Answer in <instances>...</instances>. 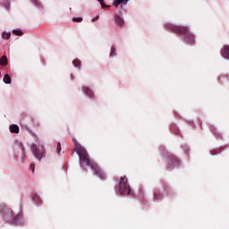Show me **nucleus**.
I'll return each instance as SVG.
<instances>
[{"mask_svg": "<svg viewBox=\"0 0 229 229\" xmlns=\"http://www.w3.org/2000/svg\"><path fill=\"white\" fill-rule=\"evenodd\" d=\"M165 26L167 30H171L174 33L182 35L184 38V42L187 44H191V46L195 44L194 34L189 31V28L185 26L173 25V23H167Z\"/></svg>", "mask_w": 229, "mask_h": 229, "instance_id": "3", "label": "nucleus"}, {"mask_svg": "<svg viewBox=\"0 0 229 229\" xmlns=\"http://www.w3.org/2000/svg\"><path fill=\"white\" fill-rule=\"evenodd\" d=\"M30 169H31L32 173H35V164L30 165Z\"/></svg>", "mask_w": 229, "mask_h": 229, "instance_id": "24", "label": "nucleus"}, {"mask_svg": "<svg viewBox=\"0 0 229 229\" xmlns=\"http://www.w3.org/2000/svg\"><path fill=\"white\" fill-rule=\"evenodd\" d=\"M32 3H34V4H37V0H31Z\"/></svg>", "mask_w": 229, "mask_h": 229, "instance_id": "26", "label": "nucleus"}, {"mask_svg": "<svg viewBox=\"0 0 229 229\" xmlns=\"http://www.w3.org/2000/svg\"><path fill=\"white\" fill-rule=\"evenodd\" d=\"M60 151H62V144L60 142H58L57 147H56V153H58V155H60Z\"/></svg>", "mask_w": 229, "mask_h": 229, "instance_id": "18", "label": "nucleus"}, {"mask_svg": "<svg viewBox=\"0 0 229 229\" xmlns=\"http://www.w3.org/2000/svg\"><path fill=\"white\" fill-rule=\"evenodd\" d=\"M34 126H36V128H38V126H40V123H38V122H35V120H32Z\"/></svg>", "mask_w": 229, "mask_h": 229, "instance_id": "23", "label": "nucleus"}, {"mask_svg": "<svg viewBox=\"0 0 229 229\" xmlns=\"http://www.w3.org/2000/svg\"><path fill=\"white\" fill-rule=\"evenodd\" d=\"M72 142L74 144L76 153L77 155H79L80 164L81 167L83 166V165H89V167H91L92 171H94V174H96V176H98L100 180H106V174H105V172L101 170V167H99V165H98V164L94 162V160L90 159L87 149L81 147V145L78 143L76 139H72Z\"/></svg>", "mask_w": 229, "mask_h": 229, "instance_id": "1", "label": "nucleus"}, {"mask_svg": "<svg viewBox=\"0 0 229 229\" xmlns=\"http://www.w3.org/2000/svg\"><path fill=\"white\" fill-rule=\"evenodd\" d=\"M12 37V34L10 32H4L2 34V38H4V40H8Z\"/></svg>", "mask_w": 229, "mask_h": 229, "instance_id": "15", "label": "nucleus"}, {"mask_svg": "<svg viewBox=\"0 0 229 229\" xmlns=\"http://www.w3.org/2000/svg\"><path fill=\"white\" fill-rule=\"evenodd\" d=\"M98 1L100 3L102 8H106V4H105V0H98Z\"/></svg>", "mask_w": 229, "mask_h": 229, "instance_id": "22", "label": "nucleus"}, {"mask_svg": "<svg viewBox=\"0 0 229 229\" xmlns=\"http://www.w3.org/2000/svg\"><path fill=\"white\" fill-rule=\"evenodd\" d=\"M177 165H180V160L178 157L173 154L168 155L167 168L174 169V167H177Z\"/></svg>", "mask_w": 229, "mask_h": 229, "instance_id": "6", "label": "nucleus"}, {"mask_svg": "<svg viewBox=\"0 0 229 229\" xmlns=\"http://www.w3.org/2000/svg\"><path fill=\"white\" fill-rule=\"evenodd\" d=\"M4 82H5L7 85H10V83H12V77H10L8 74H5L4 77Z\"/></svg>", "mask_w": 229, "mask_h": 229, "instance_id": "13", "label": "nucleus"}, {"mask_svg": "<svg viewBox=\"0 0 229 229\" xmlns=\"http://www.w3.org/2000/svg\"><path fill=\"white\" fill-rule=\"evenodd\" d=\"M72 64L74 65V67H78L80 69L81 67V61H80L79 59H74Z\"/></svg>", "mask_w": 229, "mask_h": 229, "instance_id": "14", "label": "nucleus"}, {"mask_svg": "<svg viewBox=\"0 0 229 229\" xmlns=\"http://www.w3.org/2000/svg\"><path fill=\"white\" fill-rule=\"evenodd\" d=\"M110 56H111V57H112V56H115V47H114V46H113V47H111Z\"/></svg>", "mask_w": 229, "mask_h": 229, "instance_id": "19", "label": "nucleus"}, {"mask_svg": "<svg viewBox=\"0 0 229 229\" xmlns=\"http://www.w3.org/2000/svg\"><path fill=\"white\" fill-rule=\"evenodd\" d=\"M114 22L118 28L124 26V20L119 14L114 15Z\"/></svg>", "mask_w": 229, "mask_h": 229, "instance_id": "7", "label": "nucleus"}, {"mask_svg": "<svg viewBox=\"0 0 229 229\" xmlns=\"http://www.w3.org/2000/svg\"><path fill=\"white\" fill-rule=\"evenodd\" d=\"M155 196L157 199H160L162 198V195L160 194L159 191H155Z\"/></svg>", "mask_w": 229, "mask_h": 229, "instance_id": "21", "label": "nucleus"}, {"mask_svg": "<svg viewBox=\"0 0 229 229\" xmlns=\"http://www.w3.org/2000/svg\"><path fill=\"white\" fill-rule=\"evenodd\" d=\"M221 55L224 58H227L229 60V46H225L221 49Z\"/></svg>", "mask_w": 229, "mask_h": 229, "instance_id": "9", "label": "nucleus"}, {"mask_svg": "<svg viewBox=\"0 0 229 229\" xmlns=\"http://www.w3.org/2000/svg\"><path fill=\"white\" fill-rule=\"evenodd\" d=\"M128 1L130 0H114L113 2V6H115V8L119 7V4H122V8L123 6H126V4H128Z\"/></svg>", "mask_w": 229, "mask_h": 229, "instance_id": "8", "label": "nucleus"}, {"mask_svg": "<svg viewBox=\"0 0 229 229\" xmlns=\"http://www.w3.org/2000/svg\"><path fill=\"white\" fill-rule=\"evenodd\" d=\"M10 131H11V133H19V125L12 124L10 126Z\"/></svg>", "mask_w": 229, "mask_h": 229, "instance_id": "10", "label": "nucleus"}, {"mask_svg": "<svg viewBox=\"0 0 229 229\" xmlns=\"http://www.w3.org/2000/svg\"><path fill=\"white\" fill-rule=\"evenodd\" d=\"M31 152L33 153L35 158L38 160H42V158H44L46 149L44 148V146H37L33 144L31 145Z\"/></svg>", "mask_w": 229, "mask_h": 229, "instance_id": "5", "label": "nucleus"}, {"mask_svg": "<svg viewBox=\"0 0 229 229\" xmlns=\"http://www.w3.org/2000/svg\"><path fill=\"white\" fill-rule=\"evenodd\" d=\"M118 192L123 196H130V194H131V188L128 183V178L126 176L120 178Z\"/></svg>", "mask_w": 229, "mask_h": 229, "instance_id": "4", "label": "nucleus"}, {"mask_svg": "<svg viewBox=\"0 0 229 229\" xmlns=\"http://www.w3.org/2000/svg\"><path fill=\"white\" fill-rule=\"evenodd\" d=\"M84 92L89 98H94V93L89 88H84Z\"/></svg>", "mask_w": 229, "mask_h": 229, "instance_id": "12", "label": "nucleus"}, {"mask_svg": "<svg viewBox=\"0 0 229 229\" xmlns=\"http://www.w3.org/2000/svg\"><path fill=\"white\" fill-rule=\"evenodd\" d=\"M33 201H35L36 203H40V197H38V195H34Z\"/></svg>", "mask_w": 229, "mask_h": 229, "instance_id": "20", "label": "nucleus"}, {"mask_svg": "<svg viewBox=\"0 0 229 229\" xmlns=\"http://www.w3.org/2000/svg\"><path fill=\"white\" fill-rule=\"evenodd\" d=\"M0 214H2V217L6 223H11L12 225H19V223H22V213L19 212L15 215L13 210L4 204L0 205Z\"/></svg>", "mask_w": 229, "mask_h": 229, "instance_id": "2", "label": "nucleus"}, {"mask_svg": "<svg viewBox=\"0 0 229 229\" xmlns=\"http://www.w3.org/2000/svg\"><path fill=\"white\" fill-rule=\"evenodd\" d=\"M0 65H8V57L6 55H3L0 58Z\"/></svg>", "mask_w": 229, "mask_h": 229, "instance_id": "11", "label": "nucleus"}, {"mask_svg": "<svg viewBox=\"0 0 229 229\" xmlns=\"http://www.w3.org/2000/svg\"><path fill=\"white\" fill-rule=\"evenodd\" d=\"M13 35H16L17 37L22 36V30H13Z\"/></svg>", "mask_w": 229, "mask_h": 229, "instance_id": "16", "label": "nucleus"}, {"mask_svg": "<svg viewBox=\"0 0 229 229\" xmlns=\"http://www.w3.org/2000/svg\"><path fill=\"white\" fill-rule=\"evenodd\" d=\"M99 19V16H96L92 21H98Z\"/></svg>", "mask_w": 229, "mask_h": 229, "instance_id": "25", "label": "nucleus"}, {"mask_svg": "<svg viewBox=\"0 0 229 229\" xmlns=\"http://www.w3.org/2000/svg\"><path fill=\"white\" fill-rule=\"evenodd\" d=\"M72 21L73 22H83V18L82 17H73Z\"/></svg>", "mask_w": 229, "mask_h": 229, "instance_id": "17", "label": "nucleus"}]
</instances>
